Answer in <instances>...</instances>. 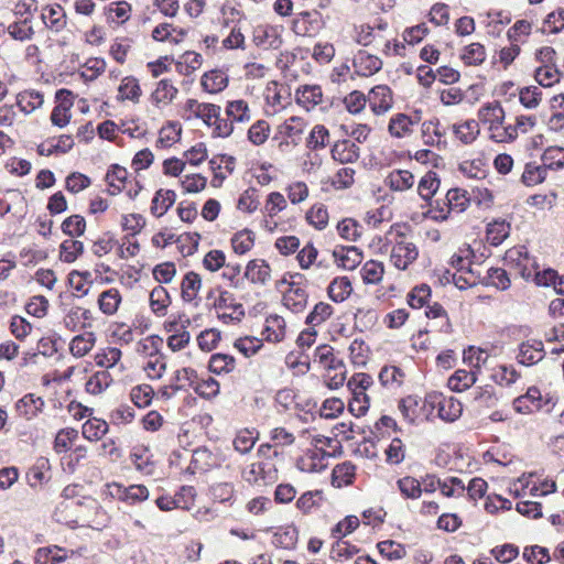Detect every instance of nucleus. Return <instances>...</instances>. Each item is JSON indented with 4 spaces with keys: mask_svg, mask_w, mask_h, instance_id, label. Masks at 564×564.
<instances>
[{
    "mask_svg": "<svg viewBox=\"0 0 564 564\" xmlns=\"http://www.w3.org/2000/svg\"><path fill=\"white\" fill-rule=\"evenodd\" d=\"M186 119H199L210 129L213 138H228L234 132V124L230 120L221 117V108L209 102H199L196 99H187L184 106Z\"/></svg>",
    "mask_w": 564,
    "mask_h": 564,
    "instance_id": "obj_1",
    "label": "nucleus"
},
{
    "mask_svg": "<svg viewBox=\"0 0 564 564\" xmlns=\"http://www.w3.org/2000/svg\"><path fill=\"white\" fill-rule=\"evenodd\" d=\"M405 225H392L386 235V246H391L390 262L399 270H406L419 257V250L405 232Z\"/></svg>",
    "mask_w": 564,
    "mask_h": 564,
    "instance_id": "obj_2",
    "label": "nucleus"
},
{
    "mask_svg": "<svg viewBox=\"0 0 564 564\" xmlns=\"http://www.w3.org/2000/svg\"><path fill=\"white\" fill-rule=\"evenodd\" d=\"M477 116L479 122L487 128L490 140L502 143L517 139L516 128L512 124H505L506 112L499 101L482 105Z\"/></svg>",
    "mask_w": 564,
    "mask_h": 564,
    "instance_id": "obj_3",
    "label": "nucleus"
},
{
    "mask_svg": "<svg viewBox=\"0 0 564 564\" xmlns=\"http://www.w3.org/2000/svg\"><path fill=\"white\" fill-rule=\"evenodd\" d=\"M503 260L507 267L516 270L524 280L531 279L534 269H538L534 258L529 254L523 246L507 250Z\"/></svg>",
    "mask_w": 564,
    "mask_h": 564,
    "instance_id": "obj_4",
    "label": "nucleus"
},
{
    "mask_svg": "<svg viewBox=\"0 0 564 564\" xmlns=\"http://www.w3.org/2000/svg\"><path fill=\"white\" fill-rule=\"evenodd\" d=\"M306 123L303 118L293 116L276 127L274 139L279 140V149L297 145L305 130Z\"/></svg>",
    "mask_w": 564,
    "mask_h": 564,
    "instance_id": "obj_5",
    "label": "nucleus"
},
{
    "mask_svg": "<svg viewBox=\"0 0 564 564\" xmlns=\"http://www.w3.org/2000/svg\"><path fill=\"white\" fill-rule=\"evenodd\" d=\"M218 318L225 324H237L245 317L242 304L236 302L234 294L223 291L215 302Z\"/></svg>",
    "mask_w": 564,
    "mask_h": 564,
    "instance_id": "obj_6",
    "label": "nucleus"
},
{
    "mask_svg": "<svg viewBox=\"0 0 564 564\" xmlns=\"http://www.w3.org/2000/svg\"><path fill=\"white\" fill-rule=\"evenodd\" d=\"M425 402L432 408H437L438 416L446 422H454L460 417L463 405L454 397H444L441 393L432 392L425 397Z\"/></svg>",
    "mask_w": 564,
    "mask_h": 564,
    "instance_id": "obj_7",
    "label": "nucleus"
},
{
    "mask_svg": "<svg viewBox=\"0 0 564 564\" xmlns=\"http://www.w3.org/2000/svg\"><path fill=\"white\" fill-rule=\"evenodd\" d=\"M368 104L372 112L381 116L389 111L393 105L392 91L387 85H378L367 95Z\"/></svg>",
    "mask_w": 564,
    "mask_h": 564,
    "instance_id": "obj_8",
    "label": "nucleus"
},
{
    "mask_svg": "<svg viewBox=\"0 0 564 564\" xmlns=\"http://www.w3.org/2000/svg\"><path fill=\"white\" fill-rule=\"evenodd\" d=\"M420 119L419 113L414 116L395 113L390 118L388 130L394 138H406L413 133L414 127L419 124Z\"/></svg>",
    "mask_w": 564,
    "mask_h": 564,
    "instance_id": "obj_9",
    "label": "nucleus"
},
{
    "mask_svg": "<svg viewBox=\"0 0 564 564\" xmlns=\"http://www.w3.org/2000/svg\"><path fill=\"white\" fill-rule=\"evenodd\" d=\"M544 345L540 339H528L520 344L517 356L518 361L524 366H532L544 358Z\"/></svg>",
    "mask_w": 564,
    "mask_h": 564,
    "instance_id": "obj_10",
    "label": "nucleus"
},
{
    "mask_svg": "<svg viewBox=\"0 0 564 564\" xmlns=\"http://www.w3.org/2000/svg\"><path fill=\"white\" fill-rule=\"evenodd\" d=\"M543 399L536 387H530L525 394L513 400V409L520 414H531L541 410Z\"/></svg>",
    "mask_w": 564,
    "mask_h": 564,
    "instance_id": "obj_11",
    "label": "nucleus"
},
{
    "mask_svg": "<svg viewBox=\"0 0 564 564\" xmlns=\"http://www.w3.org/2000/svg\"><path fill=\"white\" fill-rule=\"evenodd\" d=\"M330 154L340 164H349L359 159L360 148L349 139L338 140L332 147Z\"/></svg>",
    "mask_w": 564,
    "mask_h": 564,
    "instance_id": "obj_12",
    "label": "nucleus"
},
{
    "mask_svg": "<svg viewBox=\"0 0 564 564\" xmlns=\"http://www.w3.org/2000/svg\"><path fill=\"white\" fill-rule=\"evenodd\" d=\"M383 184L392 192L403 193L414 186L415 177L408 170L395 169L388 173Z\"/></svg>",
    "mask_w": 564,
    "mask_h": 564,
    "instance_id": "obj_13",
    "label": "nucleus"
},
{
    "mask_svg": "<svg viewBox=\"0 0 564 564\" xmlns=\"http://www.w3.org/2000/svg\"><path fill=\"white\" fill-rule=\"evenodd\" d=\"M328 454L322 448L308 449L297 462L302 471L318 473L326 468Z\"/></svg>",
    "mask_w": 564,
    "mask_h": 564,
    "instance_id": "obj_14",
    "label": "nucleus"
},
{
    "mask_svg": "<svg viewBox=\"0 0 564 564\" xmlns=\"http://www.w3.org/2000/svg\"><path fill=\"white\" fill-rule=\"evenodd\" d=\"M110 488L112 489L110 491L111 496L130 503L141 502L149 498V490L143 485L124 487L120 484H113Z\"/></svg>",
    "mask_w": 564,
    "mask_h": 564,
    "instance_id": "obj_15",
    "label": "nucleus"
},
{
    "mask_svg": "<svg viewBox=\"0 0 564 564\" xmlns=\"http://www.w3.org/2000/svg\"><path fill=\"white\" fill-rule=\"evenodd\" d=\"M352 66L357 75L369 77L382 67V61L366 51H359L352 61Z\"/></svg>",
    "mask_w": 564,
    "mask_h": 564,
    "instance_id": "obj_16",
    "label": "nucleus"
},
{
    "mask_svg": "<svg viewBox=\"0 0 564 564\" xmlns=\"http://www.w3.org/2000/svg\"><path fill=\"white\" fill-rule=\"evenodd\" d=\"M253 43L261 48H279L282 40L278 30L269 25H258L253 30Z\"/></svg>",
    "mask_w": 564,
    "mask_h": 564,
    "instance_id": "obj_17",
    "label": "nucleus"
},
{
    "mask_svg": "<svg viewBox=\"0 0 564 564\" xmlns=\"http://www.w3.org/2000/svg\"><path fill=\"white\" fill-rule=\"evenodd\" d=\"M245 278L251 283L264 285L271 278L270 265L263 259L250 260L245 270Z\"/></svg>",
    "mask_w": 564,
    "mask_h": 564,
    "instance_id": "obj_18",
    "label": "nucleus"
},
{
    "mask_svg": "<svg viewBox=\"0 0 564 564\" xmlns=\"http://www.w3.org/2000/svg\"><path fill=\"white\" fill-rule=\"evenodd\" d=\"M453 134L463 144H471L480 133L479 122L475 119H468L452 126Z\"/></svg>",
    "mask_w": 564,
    "mask_h": 564,
    "instance_id": "obj_19",
    "label": "nucleus"
},
{
    "mask_svg": "<svg viewBox=\"0 0 564 564\" xmlns=\"http://www.w3.org/2000/svg\"><path fill=\"white\" fill-rule=\"evenodd\" d=\"M337 264L345 270H354L362 260V253L357 247H337L333 251Z\"/></svg>",
    "mask_w": 564,
    "mask_h": 564,
    "instance_id": "obj_20",
    "label": "nucleus"
},
{
    "mask_svg": "<svg viewBox=\"0 0 564 564\" xmlns=\"http://www.w3.org/2000/svg\"><path fill=\"white\" fill-rule=\"evenodd\" d=\"M286 324L282 316L273 314L265 318L263 335L267 341L280 343L285 338Z\"/></svg>",
    "mask_w": 564,
    "mask_h": 564,
    "instance_id": "obj_21",
    "label": "nucleus"
},
{
    "mask_svg": "<svg viewBox=\"0 0 564 564\" xmlns=\"http://www.w3.org/2000/svg\"><path fill=\"white\" fill-rule=\"evenodd\" d=\"M43 406V399L31 393L24 395L15 403L18 414L25 420H32L40 412H42Z\"/></svg>",
    "mask_w": 564,
    "mask_h": 564,
    "instance_id": "obj_22",
    "label": "nucleus"
},
{
    "mask_svg": "<svg viewBox=\"0 0 564 564\" xmlns=\"http://www.w3.org/2000/svg\"><path fill=\"white\" fill-rule=\"evenodd\" d=\"M202 289V279L196 272H187L181 282V296L184 302H194Z\"/></svg>",
    "mask_w": 564,
    "mask_h": 564,
    "instance_id": "obj_23",
    "label": "nucleus"
},
{
    "mask_svg": "<svg viewBox=\"0 0 564 564\" xmlns=\"http://www.w3.org/2000/svg\"><path fill=\"white\" fill-rule=\"evenodd\" d=\"M228 85V76L224 70L213 69L202 76V87L209 94L223 91Z\"/></svg>",
    "mask_w": 564,
    "mask_h": 564,
    "instance_id": "obj_24",
    "label": "nucleus"
},
{
    "mask_svg": "<svg viewBox=\"0 0 564 564\" xmlns=\"http://www.w3.org/2000/svg\"><path fill=\"white\" fill-rule=\"evenodd\" d=\"M182 126L177 121H170L159 131L156 147L162 149L171 148L181 140Z\"/></svg>",
    "mask_w": 564,
    "mask_h": 564,
    "instance_id": "obj_25",
    "label": "nucleus"
},
{
    "mask_svg": "<svg viewBox=\"0 0 564 564\" xmlns=\"http://www.w3.org/2000/svg\"><path fill=\"white\" fill-rule=\"evenodd\" d=\"M178 89L169 79H161L151 95L155 106H166L176 97Z\"/></svg>",
    "mask_w": 564,
    "mask_h": 564,
    "instance_id": "obj_26",
    "label": "nucleus"
},
{
    "mask_svg": "<svg viewBox=\"0 0 564 564\" xmlns=\"http://www.w3.org/2000/svg\"><path fill=\"white\" fill-rule=\"evenodd\" d=\"M476 370L458 369L448 378V388L455 392L469 389L477 381Z\"/></svg>",
    "mask_w": 564,
    "mask_h": 564,
    "instance_id": "obj_27",
    "label": "nucleus"
},
{
    "mask_svg": "<svg viewBox=\"0 0 564 564\" xmlns=\"http://www.w3.org/2000/svg\"><path fill=\"white\" fill-rule=\"evenodd\" d=\"M96 344V335L93 332H85L76 335L69 343V351L76 358L86 356Z\"/></svg>",
    "mask_w": 564,
    "mask_h": 564,
    "instance_id": "obj_28",
    "label": "nucleus"
},
{
    "mask_svg": "<svg viewBox=\"0 0 564 564\" xmlns=\"http://www.w3.org/2000/svg\"><path fill=\"white\" fill-rule=\"evenodd\" d=\"M283 302L293 313H300L306 307L307 293L304 289L291 284L283 296Z\"/></svg>",
    "mask_w": 564,
    "mask_h": 564,
    "instance_id": "obj_29",
    "label": "nucleus"
},
{
    "mask_svg": "<svg viewBox=\"0 0 564 564\" xmlns=\"http://www.w3.org/2000/svg\"><path fill=\"white\" fill-rule=\"evenodd\" d=\"M208 369L215 375H227L236 369V359L229 354H213L208 361Z\"/></svg>",
    "mask_w": 564,
    "mask_h": 564,
    "instance_id": "obj_30",
    "label": "nucleus"
},
{
    "mask_svg": "<svg viewBox=\"0 0 564 564\" xmlns=\"http://www.w3.org/2000/svg\"><path fill=\"white\" fill-rule=\"evenodd\" d=\"M421 133L424 144L426 145H440L445 135V131L442 130L438 119L426 120L421 126Z\"/></svg>",
    "mask_w": 564,
    "mask_h": 564,
    "instance_id": "obj_31",
    "label": "nucleus"
},
{
    "mask_svg": "<svg viewBox=\"0 0 564 564\" xmlns=\"http://www.w3.org/2000/svg\"><path fill=\"white\" fill-rule=\"evenodd\" d=\"M314 360L328 371L344 368L343 360L335 357L333 348L328 345H321L315 349Z\"/></svg>",
    "mask_w": 564,
    "mask_h": 564,
    "instance_id": "obj_32",
    "label": "nucleus"
},
{
    "mask_svg": "<svg viewBox=\"0 0 564 564\" xmlns=\"http://www.w3.org/2000/svg\"><path fill=\"white\" fill-rule=\"evenodd\" d=\"M151 311L158 316H164L171 304V297L165 288L155 286L149 295Z\"/></svg>",
    "mask_w": 564,
    "mask_h": 564,
    "instance_id": "obj_33",
    "label": "nucleus"
},
{
    "mask_svg": "<svg viewBox=\"0 0 564 564\" xmlns=\"http://www.w3.org/2000/svg\"><path fill=\"white\" fill-rule=\"evenodd\" d=\"M176 194L172 189H160L155 193L151 212L154 216L161 217L163 216L175 203Z\"/></svg>",
    "mask_w": 564,
    "mask_h": 564,
    "instance_id": "obj_34",
    "label": "nucleus"
},
{
    "mask_svg": "<svg viewBox=\"0 0 564 564\" xmlns=\"http://www.w3.org/2000/svg\"><path fill=\"white\" fill-rule=\"evenodd\" d=\"M128 178V171L119 165H112L107 174L106 182L109 186L108 192L111 195L119 194L122 189L126 188Z\"/></svg>",
    "mask_w": 564,
    "mask_h": 564,
    "instance_id": "obj_35",
    "label": "nucleus"
},
{
    "mask_svg": "<svg viewBox=\"0 0 564 564\" xmlns=\"http://www.w3.org/2000/svg\"><path fill=\"white\" fill-rule=\"evenodd\" d=\"M42 19L45 25L55 32L61 31L66 25L65 12L59 4L45 8L42 12Z\"/></svg>",
    "mask_w": 564,
    "mask_h": 564,
    "instance_id": "obj_36",
    "label": "nucleus"
},
{
    "mask_svg": "<svg viewBox=\"0 0 564 564\" xmlns=\"http://www.w3.org/2000/svg\"><path fill=\"white\" fill-rule=\"evenodd\" d=\"M142 95L139 80L133 76H126L122 78L121 84L118 88V98L120 100H129L132 102H139Z\"/></svg>",
    "mask_w": 564,
    "mask_h": 564,
    "instance_id": "obj_37",
    "label": "nucleus"
},
{
    "mask_svg": "<svg viewBox=\"0 0 564 564\" xmlns=\"http://www.w3.org/2000/svg\"><path fill=\"white\" fill-rule=\"evenodd\" d=\"M43 95L36 90H24L18 94L17 105L26 115L39 109L43 105Z\"/></svg>",
    "mask_w": 564,
    "mask_h": 564,
    "instance_id": "obj_38",
    "label": "nucleus"
},
{
    "mask_svg": "<svg viewBox=\"0 0 564 564\" xmlns=\"http://www.w3.org/2000/svg\"><path fill=\"white\" fill-rule=\"evenodd\" d=\"M271 133L270 123L264 119H259L254 121L247 132V138L250 143L256 147L263 145Z\"/></svg>",
    "mask_w": 564,
    "mask_h": 564,
    "instance_id": "obj_39",
    "label": "nucleus"
},
{
    "mask_svg": "<svg viewBox=\"0 0 564 564\" xmlns=\"http://www.w3.org/2000/svg\"><path fill=\"white\" fill-rule=\"evenodd\" d=\"M510 235V224L506 220H494L486 230L487 241L492 246L501 245Z\"/></svg>",
    "mask_w": 564,
    "mask_h": 564,
    "instance_id": "obj_40",
    "label": "nucleus"
},
{
    "mask_svg": "<svg viewBox=\"0 0 564 564\" xmlns=\"http://www.w3.org/2000/svg\"><path fill=\"white\" fill-rule=\"evenodd\" d=\"M352 286L347 276L335 278L328 285V296L336 303L344 302L351 293Z\"/></svg>",
    "mask_w": 564,
    "mask_h": 564,
    "instance_id": "obj_41",
    "label": "nucleus"
},
{
    "mask_svg": "<svg viewBox=\"0 0 564 564\" xmlns=\"http://www.w3.org/2000/svg\"><path fill=\"white\" fill-rule=\"evenodd\" d=\"M90 317H91V313L89 310H86V308H83L79 306H75V307H72L66 313V315L64 316L63 323L67 329L74 332V330H77L78 328L86 327L85 322L87 319H89Z\"/></svg>",
    "mask_w": 564,
    "mask_h": 564,
    "instance_id": "obj_42",
    "label": "nucleus"
},
{
    "mask_svg": "<svg viewBox=\"0 0 564 564\" xmlns=\"http://www.w3.org/2000/svg\"><path fill=\"white\" fill-rule=\"evenodd\" d=\"M355 465L350 462H344L336 465L332 473L333 486L341 488L350 485L355 478Z\"/></svg>",
    "mask_w": 564,
    "mask_h": 564,
    "instance_id": "obj_43",
    "label": "nucleus"
},
{
    "mask_svg": "<svg viewBox=\"0 0 564 564\" xmlns=\"http://www.w3.org/2000/svg\"><path fill=\"white\" fill-rule=\"evenodd\" d=\"M226 115L231 119L230 122H248L251 119V110L246 100L238 99L227 102Z\"/></svg>",
    "mask_w": 564,
    "mask_h": 564,
    "instance_id": "obj_44",
    "label": "nucleus"
},
{
    "mask_svg": "<svg viewBox=\"0 0 564 564\" xmlns=\"http://www.w3.org/2000/svg\"><path fill=\"white\" fill-rule=\"evenodd\" d=\"M108 423L104 420L93 417L87 420L82 426L83 436L90 441L97 442L108 432Z\"/></svg>",
    "mask_w": 564,
    "mask_h": 564,
    "instance_id": "obj_45",
    "label": "nucleus"
},
{
    "mask_svg": "<svg viewBox=\"0 0 564 564\" xmlns=\"http://www.w3.org/2000/svg\"><path fill=\"white\" fill-rule=\"evenodd\" d=\"M440 184L441 182L437 177V174L433 171L427 172L421 177L417 184V193L420 197L425 202L431 200L432 197L436 194Z\"/></svg>",
    "mask_w": 564,
    "mask_h": 564,
    "instance_id": "obj_46",
    "label": "nucleus"
},
{
    "mask_svg": "<svg viewBox=\"0 0 564 564\" xmlns=\"http://www.w3.org/2000/svg\"><path fill=\"white\" fill-rule=\"evenodd\" d=\"M120 292L111 288L100 293L98 297V305L100 311L106 315H113L121 303Z\"/></svg>",
    "mask_w": 564,
    "mask_h": 564,
    "instance_id": "obj_47",
    "label": "nucleus"
},
{
    "mask_svg": "<svg viewBox=\"0 0 564 564\" xmlns=\"http://www.w3.org/2000/svg\"><path fill=\"white\" fill-rule=\"evenodd\" d=\"M379 380L383 387L394 390L402 386L404 372L397 366H384L379 372Z\"/></svg>",
    "mask_w": 564,
    "mask_h": 564,
    "instance_id": "obj_48",
    "label": "nucleus"
},
{
    "mask_svg": "<svg viewBox=\"0 0 564 564\" xmlns=\"http://www.w3.org/2000/svg\"><path fill=\"white\" fill-rule=\"evenodd\" d=\"M561 76L562 73L556 68L555 64L541 65L534 72L535 80L543 87H552L560 82Z\"/></svg>",
    "mask_w": 564,
    "mask_h": 564,
    "instance_id": "obj_49",
    "label": "nucleus"
},
{
    "mask_svg": "<svg viewBox=\"0 0 564 564\" xmlns=\"http://www.w3.org/2000/svg\"><path fill=\"white\" fill-rule=\"evenodd\" d=\"M196 376L197 372L193 368H181L172 375L170 382L174 391L186 390L188 387L193 389Z\"/></svg>",
    "mask_w": 564,
    "mask_h": 564,
    "instance_id": "obj_50",
    "label": "nucleus"
},
{
    "mask_svg": "<svg viewBox=\"0 0 564 564\" xmlns=\"http://www.w3.org/2000/svg\"><path fill=\"white\" fill-rule=\"evenodd\" d=\"M484 285H490L498 290L505 291L508 290L511 285L510 278L507 271L502 268H490L487 271V274L482 276Z\"/></svg>",
    "mask_w": 564,
    "mask_h": 564,
    "instance_id": "obj_51",
    "label": "nucleus"
},
{
    "mask_svg": "<svg viewBox=\"0 0 564 564\" xmlns=\"http://www.w3.org/2000/svg\"><path fill=\"white\" fill-rule=\"evenodd\" d=\"M296 542L297 530L293 525L278 528L272 538V543L282 549H293Z\"/></svg>",
    "mask_w": 564,
    "mask_h": 564,
    "instance_id": "obj_52",
    "label": "nucleus"
},
{
    "mask_svg": "<svg viewBox=\"0 0 564 564\" xmlns=\"http://www.w3.org/2000/svg\"><path fill=\"white\" fill-rule=\"evenodd\" d=\"M397 487L404 499L416 500L423 492L420 480L412 476L399 478L397 480Z\"/></svg>",
    "mask_w": 564,
    "mask_h": 564,
    "instance_id": "obj_53",
    "label": "nucleus"
},
{
    "mask_svg": "<svg viewBox=\"0 0 564 564\" xmlns=\"http://www.w3.org/2000/svg\"><path fill=\"white\" fill-rule=\"evenodd\" d=\"M541 161L543 166L547 170L557 171L564 167V148L549 147L544 150Z\"/></svg>",
    "mask_w": 564,
    "mask_h": 564,
    "instance_id": "obj_54",
    "label": "nucleus"
},
{
    "mask_svg": "<svg viewBox=\"0 0 564 564\" xmlns=\"http://www.w3.org/2000/svg\"><path fill=\"white\" fill-rule=\"evenodd\" d=\"M131 6L126 1L111 2L106 8L107 20L112 23L122 24L129 20Z\"/></svg>",
    "mask_w": 564,
    "mask_h": 564,
    "instance_id": "obj_55",
    "label": "nucleus"
},
{
    "mask_svg": "<svg viewBox=\"0 0 564 564\" xmlns=\"http://www.w3.org/2000/svg\"><path fill=\"white\" fill-rule=\"evenodd\" d=\"M488 358V351L481 348L470 346L466 350H464V362H466L470 367V370H476L477 375L480 372L481 367L486 365Z\"/></svg>",
    "mask_w": 564,
    "mask_h": 564,
    "instance_id": "obj_56",
    "label": "nucleus"
},
{
    "mask_svg": "<svg viewBox=\"0 0 564 564\" xmlns=\"http://www.w3.org/2000/svg\"><path fill=\"white\" fill-rule=\"evenodd\" d=\"M83 252V242L73 238L64 240L59 246V259L66 263H73Z\"/></svg>",
    "mask_w": 564,
    "mask_h": 564,
    "instance_id": "obj_57",
    "label": "nucleus"
},
{
    "mask_svg": "<svg viewBox=\"0 0 564 564\" xmlns=\"http://www.w3.org/2000/svg\"><path fill=\"white\" fill-rule=\"evenodd\" d=\"M67 558L66 551L58 546L41 547L35 555L36 564H57Z\"/></svg>",
    "mask_w": 564,
    "mask_h": 564,
    "instance_id": "obj_58",
    "label": "nucleus"
},
{
    "mask_svg": "<svg viewBox=\"0 0 564 564\" xmlns=\"http://www.w3.org/2000/svg\"><path fill=\"white\" fill-rule=\"evenodd\" d=\"M258 436L259 433L256 430L245 429L239 431L234 440L235 449L240 454L249 453L253 448Z\"/></svg>",
    "mask_w": 564,
    "mask_h": 564,
    "instance_id": "obj_59",
    "label": "nucleus"
},
{
    "mask_svg": "<svg viewBox=\"0 0 564 564\" xmlns=\"http://www.w3.org/2000/svg\"><path fill=\"white\" fill-rule=\"evenodd\" d=\"M384 274V265L377 260L367 261L361 268V276L367 284H378Z\"/></svg>",
    "mask_w": 564,
    "mask_h": 564,
    "instance_id": "obj_60",
    "label": "nucleus"
},
{
    "mask_svg": "<svg viewBox=\"0 0 564 564\" xmlns=\"http://www.w3.org/2000/svg\"><path fill=\"white\" fill-rule=\"evenodd\" d=\"M254 245V234L249 229L236 232L231 238V246L237 254H245L252 249Z\"/></svg>",
    "mask_w": 564,
    "mask_h": 564,
    "instance_id": "obj_61",
    "label": "nucleus"
},
{
    "mask_svg": "<svg viewBox=\"0 0 564 564\" xmlns=\"http://www.w3.org/2000/svg\"><path fill=\"white\" fill-rule=\"evenodd\" d=\"M296 98L300 104L306 108L315 107L322 102L323 93L319 86H304L296 93Z\"/></svg>",
    "mask_w": 564,
    "mask_h": 564,
    "instance_id": "obj_62",
    "label": "nucleus"
},
{
    "mask_svg": "<svg viewBox=\"0 0 564 564\" xmlns=\"http://www.w3.org/2000/svg\"><path fill=\"white\" fill-rule=\"evenodd\" d=\"M447 204L452 214H460L469 206V198L467 192L462 188H451L446 193Z\"/></svg>",
    "mask_w": 564,
    "mask_h": 564,
    "instance_id": "obj_63",
    "label": "nucleus"
},
{
    "mask_svg": "<svg viewBox=\"0 0 564 564\" xmlns=\"http://www.w3.org/2000/svg\"><path fill=\"white\" fill-rule=\"evenodd\" d=\"M460 58L466 65H480L486 59V48L480 43H471L464 47Z\"/></svg>",
    "mask_w": 564,
    "mask_h": 564,
    "instance_id": "obj_64",
    "label": "nucleus"
}]
</instances>
